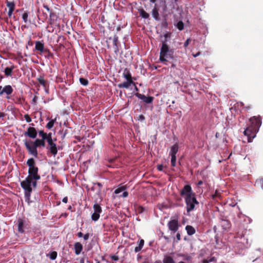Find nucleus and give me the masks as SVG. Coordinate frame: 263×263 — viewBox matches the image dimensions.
<instances>
[{"mask_svg": "<svg viewBox=\"0 0 263 263\" xmlns=\"http://www.w3.org/2000/svg\"><path fill=\"white\" fill-rule=\"evenodd\" d=\"M261 125V119L259 116H253L249 119V125L244 130L243 134L248 137L249 142L252 141Z\"/></svg>", "mask_w": 263, "mask_h": 263, "instance_id": "f257e3e1", "label": "nucleus"}, {"mask_svg": "<svg viewBox=\"0 0 263 263\" xmlns=\"http://www.w3.org/2000/svg\"><path fill=\"white\" fill-rule=\"evenodd\" d=\"M167 41L166 40L162 41L159 56L160 62L166 65L170 60L174 59V50L170 48L166 43Z\"/></svg>", "mask_w": 263, "mask_h": 263, "instance_id": "f03ea898", "label": "nucleus"}, {"mask_svg": "<svg viewBox=\"0 0 263 263\" xmlns=\"http://www.w3.org/2000/svg\"><path fill=\"white\" fill-rule=\"evenodd\" d=\"M27 165L29 167L28 176L27 177L33 180L32 186L33 187H35L36 181L41 178L40 175L38 174V167L36 166L33 158L29 159L27 161Z\"/></svg>", "mask_w": 263, "mask_h": 263, "instance_id": "7ed1b4c3", "label": "nucleus"}, {"mask_svg": "<svg viewBox=\"0 0 263 263\" xmlns=\"http://www.w3.org/2000/svg\"><path fill=\"white\" fill-rule=\"evenodd\" d=\"M32 181L30 179L26 177L25 180L21 182V185L25 191V201L30 203L31 193L32 191Z\"/></svg>", "mask_w": 263, "mask_h": 263, "instance_id": "20e7f679", "label": "nucleus"}, {"mask_svg": "<svg viewBox=\"0 0 263 263\" xmlns=\"http://www.w3.org/2000/svg\"><path fill=\"white\" fill-rule=\"evenodd\" d=\"M40 139H36L34 141L25 140L24 142L25 147L29 153L36 158L37 157V148L40 147Z\"/></svg>", "mask_w": 263, "mask_h": 263, "instance_id": "39448f33", "label": "nucleus"}, {"mask_svg": "<svg viewBox=\"0 0 263 263\" xmlns=\"http://www.w3.org/2000/svg\"><path fill=\"white\" fill-rule=\"evenodd\" d=\"M184 199L186 204V212L187 213L193 211L195 209V204H199V202L196 199L195 194L185 197Z\"/></svg>", "mask_w": 263, "mask_h": 263, "instance_id": "423d86ee", "label": "nucleus"}, {"mask_svg": "<svg viewBox=\"0 0 263 263\" xmlns=\"http://www.w3.org/2000/svg\"><path fill=\"white\" fill-rule=\"evenodd\" d=\"M94 213L91 215V219L92 220L96 221L100 218V214L102 213V210L101 206L98 203L97 200H95V203L93 206Z\"/></svg>", "mask_w": 263, "mask_h": 263, "instance_id": "0eeeda50", "label": "nucleus"}, {"mask_svg": "<svg viewBox=\"0 0 263 263\" xmlns=\"http://www.w3.org/2000/svg\"><path fill=\"white\" fill-rule=\"evenodd\" d=\"M16 226L18 232L21 234L24 233L25 229L27 228L26 220L23 218H18L17 219Z\"/></svg>", "mask_w": 263, "mask_h": 263, "instance_id": "6e6552de", "label": "nucleus"}, {"mask_svg": "<svg viewBox=\"0 0 263 263\" xmlns=\"http://www.w3.org/2000/svg\"><path fill=\"white\" fill-rule=\"evenodd\" d=\"M13 91V89L12 86L10 85L5 86L4 87L2 86H0V96H2L6 94L7 96L6 98L7 99H9V95H11Z\"/></svg>", "mask_w": 263, "mask_h": 263, "instance_id": "1a4fd4ad", "label": "nucleus"}, {"mask_svg": "<svg viewBox=\"0 0 263 263\" xmlns=\"http://www.w3.org/2000/svg\"><path fill=\"white\" fill-rule=\"evenodd\" d=\"M195 194V193L192 191L191 185L189 184L185 185L180 191V195L182 197H187Z\"/></svg>", "mask_w": 263, "mask_h": 263, "instance_id": "9d476101", "label": "nucleus"}, {"mask_svg": "<svg viewBox=\"0 0 263 263\" xmlns=\"http://www.w3.org/2000/svg\"><path fill=\"white\" fill-rule=\"evenodd\" d=\"M167 226L169 230L174 232L178 231L179 226L178 221L177 219L170 220L168 222Z\"/></svg>", "mask_w": 263, "mask_h": 263, "instance_id": "9b49d317", "label": "nucleus"}, {"mask_svg": "<svg viewBox=\"0 0 263 263\" xmlns=\"http://www.w3.org/2000/svg\"><path fill=\"white\" fill-rule=\"evenodd\" d=\"M135 95L138 97L139 99L142 100L143 102L149 104L151 103L154 100V97L151 96L146 97L144 95L141 94L139 93H136Z\"/></svg>", "mask_w": 263, "mask_h": 263, "instance_id": "f8f14e48", "label": "nucleus"}, {"mask_svg": "<svg viewBox=\"0 0 263 263\" xmlns=\"http://www.w3.org/2000/svg\"><path fill=\"white\" fill-rule=\"evenodd\" d=\"M47 142L49 145V150L50 152L55 156L58 152L56 144L53 142L52 138L50 139V138L49 139H48Z\"/></svg>", "mask_w": 263, "mask_h": 263, "instance_id": "ddd939ff", "label": "nucleus"}, {"mask_svg": "<svg viewBox=\"0 0 263 263\" xmlns=\"http://www.w3.org/2000/svg\"><path fill=\"white\" fill-rule=\"evenodd\" d=\"M25 136H27L32 139H35L37 136V132L35 128L29 127L27 132L24 133Z\"/></svg>", "mask_w": 263, "mask_h": 263, "instance_id": "4468645a", "label": "nucleus"}, {"mask_svg": "<svg viewBox=\"0 0 263 263\" xmlns=\"http://www.w3.org/2000/svg\"><path fill=\"white\" fill-rule=\"evenodd\" d=\"M35 50L39 51L41 53L47 51V50L44 48V44L43 41H38L35 42Z\"/></svg>", "mask_w": 263, "mask_h": 263, "instance_id": "2eb2a0df", "label": "nucleus"}, {"mask_svg": "<svg viewBox=\"0 0 263 263\" xmlns=\"http://www.w3.org/2000/svg\"><path fill=\"white\" fill-rule=\"evenodd\" d=\"M6 6L9 8V11L8 12V16L11 17L15 9V3L14 2L7 1Z\"/></svg>", "mask_w": 263, "mask_h": 263, "instance_id": "dca6fc26", "label": "nucleus"}, {"mask_svg": "<svg viewBox=\"0 0 263 263\" xmlns=\"http://www.w3.org/2000/svg\"><path fill=\"white\" fill-rule=\"evenodd\" d=\"M220 226L223 230L228 231L231 228V224L228 220L222 219L220 221Z\"/></svg>", "mask_w": 263, "mask_h": 263, "instance_id": "f3484780", "label": "nucleus"}, {"mask_svg": "<svg viewBox=\"0 0 263 263\" xmlns=\"http://www.w3.org/2000/svg\"><path fill=\"white\" fill-rule=\"evenodd\" d=\"M15 68V67L13 65H12L10 67H7L5 68L4 71L5 76L7 77H11L13 70Z\"/></svg>", "mask_w": 263, "mask_h": 263, "instance_id": "a211bd4d", "label": "nucleus"}, {"mask_svg": "<svg viewBox=\"0 0 263 263\" xmlns=\"http://www.w3.org/2000/svg\"><path fill=\"white\" fill-rule=\"evenodd\" d=\"M74 249L76 254L79 255L82 251L83 246L80 242H76L74 245Z\"/></svg>", "mask_w": 263, "mask_h": 263, "instance_id": "6ab92c4d", "label": "nucleus"}, {"mask_svg": "<svg viewBox=\"0 0 263 263\" xmlns=\"http://www.w3.org/2000/svg\"><path fill=\"white\" fill-rule=\"evenodd\" d=\"M132 84L135 85V83L134 82V81H126V82H124L122 83L119 84L118 86L120 88H128Z\"/></svg>", "mask_w": 263, "mask_h": 263, "instance_id": "aec40b11", "label": "nucleus"}, {"mask_svg": "<svg viewBox=\"0 0 263 263\" xmlns=\"http://www.w3.org/2000/svg\"><path fill=\"white\" fill-rule=\"evenodd\" d=\"M123 76L126 81H133L130 72L127 68L124 70Z\"/></svg>", "mask_w": 263, "mask_h": 263, "instance_id": "412c9836", "label": "nucleus"}, {"mask_svg": "<svg viewBox=\"0 0 263 263\" xmlns=\"http://www.w3.org/2000/svg\"><path fill=\"white\" fill-rule=\"evenodd\" d=\"M39 136L42 137L41 139L46 140L47 141H48V139H49V138L50 139L52 138L51 134L50 133V134H47V133L44 132V131H43V130L39 131Z\"/></svg>", "mask_w": 263, "mask_h": 263, "instance_id": "4be33fe9", "label": "nucleus"}, {"mask_svg": "<svg viewBox=\"0 0 263 263\" xmlns=\"http://www.w3.org/2000/svg\"><path fill=\"white\" fill-rule=\"evenodd\" d=\"M152 14L156 21H159L160 20L158 9L156 7H155L152 10Z\"/></svg>", "mask_w": 263, "mask_h": 263, "instance_id": "5701e85b", "label": "nucleus"}, {"mask_svg": "<svg viewBox=\"0 0 263 263\" xmlns=\"http://www.w3.org/2000/svg\"><path fill=\"white\" fill-rule=\"evenodd\" d=\"M178 145L176 143L172 146L170 155L171 156H176V155L177 153L178 152Z\"/></svg>", "mask_w": 263, "mask_h": 263, "instance_id": "b1692460", "label": "nucleus"}, {"mask_svg": "<svg viewBox=\"0 0 263 263\" xmlns=\"http://www.w3.org/2000/svg\"><path fill=\"white\" fill-rule=\"evenodd\" d=\"M57 43L60 46L64 47L66 44V41L64 36L60 35L57 40Z\"/></svg>", "mask_w": 263, "mask_h": 263, "instance_id": "393cba45", "label": "nucleus"}, {"mask_svg": "<svg viewBox=\"0 0 263 263\" xmlns=\"http://www.w3.org/2000/svg\"><path fill=\"white\" fill-rule=\"evenodd\" d=\"M185 230H186L187 233L189 235H192L194 234L196 232L195 228L190 225H187L186 226Z\"/></svg>", "mask_w": 263, "mask_h": 263, "instance_id": "a878e982", "label": "nucleus"}, {"mask_svg": "<svg viewBox=\"0 0 263 263\" xmlns=\"http://www.w3.org/2000/svg\"><path fill=\"white\" fill-rule=\"evenodd\" d=\"M144 244V240L142 239H140L139 242L138 246L135 247V252L136 253H137V252H139V251H140L141 250L142 248H143Z\"/></svg>", "mask_w": 263, "mask_h": 263, "instance_id": "bb28decb", "label": "nucleus"}, {"mask_svg": "<svg viewBox=\"0 0 263 263\" xmlns=\"http://www.w3.org/2000/svg\"><path fill=\"white\" fill-rule=\"evenodd\" d=\"M163 263H175V261L173 259V257L171 256H166L164 257L163 260Z\"/></svg>", "mask_w": 263, "mask_h": 263, "instance_id": "cd10ccee", "label": "nucleus"}, {"mask_svg": "<svg viewBox=\"0 0 263 263\" xmlns=\"http://www.w3.org/2000/svg\"><path fill=\"white\" fill-rule=\"evenodd\" d=\"M140 15L143 18H148L149 17V15L147 13L144 9H142L139 11Z\"/></svg>", "mask_w": 263, "mask_h": 263, "instance_id": "c85d7f7f", "label": "nucleus"}, {"mask_svg": "<svg viewBox=\"0 0 263 263\" xmlns=\"http://www.w3.org/2000/svg\"><path fill=\"white\" fill-rule=\"evenodd\" d=\"M47 256L51 260H54L56 258L57 253L55 251H53L48 253Z\"/></svg>", "mask_w": 263, "mask_h": 263, "instance_id": "c756f323", "label": "nucleus"}, {"mask_svg": "<svg viewBox=\"0 0 263 263\" xmlns=\"http://www.w3.org/2000/svg\"><path fill=\"white\" fill-rule=\"evenodd\" d=\"M37 80L41 85H42L44 87H46V81L44 80L43 77L40 76L39 78H37Z\"/></svg>", "mask_w": 263, "mask_h": 263, "instance_id": "7c9ffc66", "label": "nucleus"}, {"mask_svg": "<svg viewBox=\"0 0 263 263\" xmlns=\"http://www.w3.org/2000/svg\"><path fill=\"white\" fill-rule=\"evenodd\" d=\"M28 15L29 12L28 11L24 12V13L22 15V18L25 23H27L28 22Z\"/></svg>", "mask_w": 263, "mask_h": 263, "instance_id": "2f4dec72", "label": "nucleus"}, {"mask_svg": "<svg viewBox=\"0 0 263 263\" xmlns=\"http://www.w3.org/2000/svg\"><path fill=\"white\" fill-rule=\"evenodd\" d=\"M117 160V158H114L112 159H110L108 160V162L109 164H107L108 167H114L115 165L114 164V162Z\"/></svg>", "mask_w": 263, "mask_h": 263, "instance_id": "473e14b6", "label": "nucleus"}, {"mask_svg": "<svg viewBox=\"0 0 263 263\" xmlns=\"http://www.w3.org/2000/svg\"><path fill=\"white\" fill-rule=\"evenodd\" d=\"M79 80L80 83L84 86H87L88 84V81L86 79L80 78Z\"/></svg>", "mask_w": 263, "mask_h": 263, "instance_id": "72a5a7b5", "label": "nucleus"}, {"mask_svg": "<svg viewBox=\"0 0 263 263\" xmlns=\"http://www.w3.org/2000/svg\"><path fill=\"white\" fill-rule=\"evenodd\" d=\"M255 183L260 186L261 189L263 190V178H259L256 180Z\"/></svg>", "mask_w": 263, "mask_h": 263, "instance_id": "f704fd0d", "label": "nucleus"}, {"mask_svg": "<svg viewBox=\"0 0 263 263\" xmlns=\"http://www.w3.org/2000/svg\"><path fill=\"white\" fill-rule=\"evenodd\" d=\"M177 27L179 30H182L184 28V24L182 21H179L177 24Z\"/></svg>", "mask_w": 263, "mask_h": 263, "instance_id": "c9c22d12", "label": "nucleus"}, {"mask_svg": "<svg viewBox=\"0 0 263 263\" xmlns=\"http://www.w3.org/2000/svg\"><path fill=\"white\" fill-rule=\"evenodd\" d=\"M126 187L124 186H122L121 187H118V189H117L115 191V193L116 194H119L120 193H121L122 191H124V190H125Z\"/></svg>", "mask_w": 263, "mask_h": 263, "instance_id": "e433bc0d", "label": "nucleus"}, {"mask_svg": "<svg viewBox=\"0 0 263 263\" xmlns=\"http://www.w3.org/2000/svg\"><path fill=\"white\" fill-rule=\"evenodd\" d=\"M241 106L242 107V109H244L247 111L251 109V106L250 105L245 106V104L243 103H241Z\"/></svg>", "mask_w": 263, "mask_h": 263, "instance_id": "4c0bfd02", "label": "nucleus"}, {"mask_svg": "<svg viewBox=\"0 0 263 263\" xmlns=\"http://www.w3.org/2000/svg\"><path fill=\"white\" fill-rule=\"evenodd\" d=\"M48 14H49L48 13L43 12V14L40 15V19H41L42 21H44L47 18Z\"/></svg>", "mask_w": 263, "mask_h": 263, "instance_id": "58836bf2", "label": "nucleus"}, {"mask_svg": "<svg viewBox=\"0 0 263 263\" xmlns=\"http://www.w3.org/2000/svg\"><path fill=\"white\" fill-rule=\"evenodd\" d=\"M176 156H171V165L176 166Z\"/></svg>", "mask_w": 263, "mask_h": 263, "instance_id": "ea45409f", "label": "nucleus"}, {"mask_svg": "<svg viewBox=\"0 0 263 263\" xmlns=\"http://www.w3.org/2000/svg\"><path fill=\"white\" fill-rule=\"evenodd\" d=\"M54 124L53 120L50 121L46 125V127L48 129L51 128Z\"/></svg>", "mask_w": 263, "mask_h": 263, "instance_id": "a19ab883", "label": "nucleus"}, {"mask_svg": "<svg viewBox=\"0 0 263 263\" xmlns=\"http://www.w3.org/2000/svg\"><path fill=\"white\" fill-rule=\"evenodd\" d=\"M24 118L27 122L29 123L31 121V118L28 114H26L24 115Z\"/></svg>", "mask_w": 263, "mask_h": 263, "instance_id": "79ce46f5", "label": "nucleus"}, {"mask_svg": "<svg viewBox=\"0 0 263 263\" xmlns=\"http://www.w3.org/2000/svg\"><path fill=\"white\" fill-rule=\"evenodd\" d=\"M118 37L117 35H115L113 39V45L114 46L118 45Z\"/></svg>", "mask_w": 263, "mask_h": 263, "instance_id": "37998d69", "label": "nucleus"}, {"mask_svg": "<svg viewBox=\"0 0 263 263\" xmlns=\"http://www.w3.org/2000/svg\"><path fill=\"white\" fill-rule=\"evenodd\" d=\"M220 196V193L218 191H216L214 194L212 195L213 199H215L216 198L219 197Z\"/></svg>", "mask_w": 263, "mask_h": 263, "instance_id": "c03bdc74", "label": "nucleus"}, {"mask_svg": "<svg viewBox=\"0 0 263 263\" xmlns=\"http://www.w3.org/2000/svg\"><path fill=\"white\" fill-rule=\"evenodd\" d=\"M43 7L47 11V12H48V13L50 15V16L51 17V15H52L51 10L49 8V7L47 5H44Z\"/></svg>", "mask_w": 263, "mask_h": 263, "instance_id": "a18cd8bd", "label": "nucleus"}, {"mask_svg": "<svg viewBox=\"0 0 263 263\" xmlns=\"http://www.w3.org/2000/svg\"><path fill=\"white\" fill-rule=\"evenodd\" d=\"M38 97L36 96H34L32 100V104L35 105L37 101Z\"/></svg>", "mask_w": 263, "mask_h": 263, "instance_id": "49530a36", "label": "nucleus"}, {"mask_svg": "<svg viewBox=\"0 0 263 263\" xmlns=\"http://www.w3.org/2000/svg\"><path fill=\"white\" fill-rule=\"evenodd\" d=\"M110 258H111L112 260H115V261H118L119 259V257L115 255H111Z\"/></svg>", "mask_w": 263, "mask_h": 263, "instance_id": "de8ad7c7", "label": "nucleus"}, {"mask_svg": "<svg viewBox=\"0 0 263 263\" xmlns=\"http://www.w3.org/2000/svg\"><path fill=\"white\" fill-rule=\"evenodd\" d=\"M45 140H46L40 139V146H43V147L45 146Z\"/></svg>", "mask_w": 263, "mask_h": 263, "instance_id": "09e8293b", "label": "nucleus"}, {"mask_svg": "<svg viewBox=\"0 0 263 263\" xmlns=\"http://www.w3.org/2000/svg\"><path fill=\"white\" fill-rule=\"evenodd\" d=\"M144 211V208L142 206H138V208L137 209V211L139 213H142Z\"/></svg>", "mask_w": 263, "mask_h": 263, "instance_id": "8fccbe9b", "label": "nucleus"}, {"mask_svg": "<svg viewBox=\"0 0 263 263\" xmlns=\"http://www.w3.org/2000/svg\"><path fill=\"white\" fill-rule=\"evenodd\" d=\"M162 25L163 27H164L165 28L167 27V26H168V24H167V22L166 21V19H164L163 22H162Z\"/></svg>", "mask_w": 263, "mask_h": 263, "instance_id": "3c124183", "label": "nucleus"}, {"mask_svg": "<svg viewBox=\"0 0 263 263\" xmlns=\"http://www.w3.org/2000/svg\"><path fill=\"white\" fill-rule=\"evenodd\" d=\"M163 168V165L162 164H159L157 165V169L159 171H162Z\"/></svg>", "mask_w": 263, "mask_h": 263, "instance_id": "603ef678", "label": "nucleus"}, {"mask_svg": "<svg viewBox=\"0 0 263 263\" xmlns=\"http://www.w3.org/2000/svg\"><path fill=\"white\" fill-rule=\"evenodd\" d=\"M89 234L88 233H86L83 236V238L85 240H88L89 239Z\"/></svg>", "mask_w": 263, "mask_h": 263, "instance_id": "864d4df0", "label": "nucleus"}, {"mask_svg": "<svg viewBox=\"0 0 263 263\" xmlns=\"http://www.w3.org/2000/svg\"><path fill=\"white\" fill-rule=\"evenodd\" d=\"M190 41V39H187V40L185 42V43H184V46L185 47H186L188 46V45H189V44Z\"/></svg>", "mask_w": 263, "mask_h": 263, "instance_id": "5fc2aeb1", "label": "nucleus"}, {"mask_svg": "<svg viewBox=\"0 0 263 263\" xmlns=\"http://www.w3.org/2000/svg\"><path fill=\"white\" fill-rule=\"evenodd\" d=\"M164 37L165 38V40H167V39H167V38H168V37H170V36H171V34H170V33H167L164 34Z\"/></svg>", "mask_w": 263, "mask_h": 263, "instance_id": "6e6d98bb", "label": "nucleus"}, {"mask_svg": "<svg viewBox=\"0 0 263 263\" xmlns=\"http://www.w3.org/2000/svg\"><path fill=\"white\" fill-rule=\"evenodd\" d=\"M114 49H115V52L116 53H117L119 51V48H118V45L114 46Z\"/></svg>", "mask_w": 263, "mask_h": 263, "instance_id": "4d7b16f0", "label": "nucleus"}, {"mask_svg": "<svg viewBox=\"0 0 263 263\" xmlns=\"http://www.w3.org/2000/svg\"><path fill=\"white\" fill-rule=\"evenodd\" d=\"M128 193L127 192H126H126H124L123 194H122V196L123 197H126L128 196Z\"/></svg>", "mask_w": 263, "mask_h": 263, "instance_id": "13d9d810", "label": "nucleus"}, {"mask_svg": "<svg viewBox=\"0 0 263 263\" xmlns=\"http://www.w3.org/2000/svg\"><path fill=\"white\" fill-rule=\"evenodd\" d=\"M69 128L70 130V132H72V129L70 127H69L68 126V123L67 122V130H66V132H67V134H68L69 133H70V132L69 131V129H68Z\"/></svg>", "mask_w": 263, "mask_h": 263, "instance_id": "bf43d9fd", "label": "nucleus"}, {"mask_svg": "<svg viewBox=\"0 0 263 263\" xmlns=\"http://www.w3.org/2000/svg\"><path fill=\"white\" fill-rule=\"evenodd\" d=\"M176 238L178 240H180L181 239V235L180 233H178L176 235Z\"/></svg>", "mask_w": 263, "mask_h": 263, "instance_id": "052dcab7", "label": "nucleus"}, {"mask_svg": "<svg viewBox=\"0 0 263 263\" xmlns=\"http://www.w3.org/2000/svg\"><path fill=\"white\" fill-rule=\"evenodd\" d=\"M83 236V234L82 232H80L78 233V237H82Z\"/></svg>", "mask_w": 263, "mask_h": 263, "instance_id": "680f3d73", "label": "nucleus"}, {"mask_svg": "<svg viewBox=\"0 0 263 263\" xmlns=\"http://www.w3.org/2000/svg\"><path fill=\"white\" fill-rule=\"evenodd\" d=\"M5 116V114L3 112H0V118H3Z\"/></svg>", "mask_w": 263, "mask_h": 263, "instance_id": "e2e57ef3", "label": "nucleus"}, {"mask_svg": "<svg viewBox=\"0 0 263 263\" xmlns=\"http://www.w3.org/2000/svg\"><path fill=\"white\" fill-rule=\"evenodd\" d=\"M203 184V181L202 180H200L198 181V182L197 183V185L198 186H200L201 185H202Z\"/></svg>", "mask_w": 263, "mask_h": 263, "instance_id": "0e129e2a", "label": "nucleus"}, {"mask_svg": "<svg viewBox=\"0 0 263 263\" xmlns=\"http://www.w3.org/2000/svg\"><path fill=\"white\" fill-rule=\"evenodd\" d=\"M201 54L200 52H198L196 54H193L194 57H197Z\"/></svg>", "mask_w": 263, "mask_h": 263, "instance_id": "69168bd1", "label": "nucleus"}, {"mask_svg": "<svg viewBox=\"0 0 263 263\" xmlns=\"http://www.w3.org/2000/svg\"><path fill=\"white\" fill-rule=\"evenodd\" d=\"M80 263H85L84 262V258H82L80 260Z\"/></svg>", "mask_w": 263, "mask_h": 263, "instance_id": "338daca9", "label": "nucleus"}, {"mask_svg": "<svg viewBox=\"0 0 263 263\" xmlns=\"http://www.w3.org/2000/svg\"><path fill=\"white\" fill-rule=\"evenodd\" d=\"M139 118L141 119V120H144L145 118L143 116V115H140Z\"/></svg>", "mask_w": 263, "mask_h": 263, "instance_id": "774afa93", "label": "nucleus"}]
</instances>
